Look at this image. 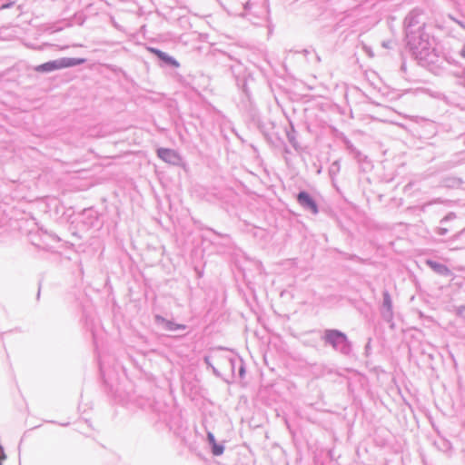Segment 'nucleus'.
I'll list each match as a JSON object with an SVG mask.
<instances>
[{
  "mask_svg": "<svg viewBox=\"0 0 465 465\" xmlns=\"http://www.w3.org/2000/svg\"><path fill=\"white\" fill-rule=\"evenodd\" d=\"M229 67L235 77L236 85L242 91L246 97L250 99V92L247 87V74L244 66L240 61L233 60V64H229Z\"/></svg>",
  "mask_w": 465,
  "mask_h": 465,
  "instance_id": "0eeeda50",
  "label": "nucleus"
},
{
  "mask_svg": "<svg viewBox=\"0 0 465 465\" xmlns=\"http://www.w3.org/2000/svg\"><path fill=\"white\" fill-rule=\"evenodd\" d=\"M406 42L420 64L433 71L434 64L440 61L439 48L436 46L435 39L425 30H417L416 33H411L406 36Z\"/></svg>",
  "mask_w": 465,
  "mask_h": 465,
  "instance_id": "f257e3e1",
  "label": "nucleus"
},
{
  "mask_svg": "<svg viewBox=\"0 0 465 465\" xmlns=\"http://www.w3.org/2000/svg\"><path fill=\"white\" fill-rule=\"evenodd\" d=\"M39 296H40V290L38 291L37 298H39Z\"/></svg>",
  "mask_w": 465,
  "mask_h": 465,
  "instance_id": "f704fd0d",
  "label": "nucleus"
},
{
  "mask_svg": "<svg viewBox=\"0 0 465 465\" xmlns=\"http://www.w3.org/2000/svg\"><path fill=\"white\" fill-rule=\"evenodd\" d=\"M154 321L157 324H161L166 331H185L187 326L185 324L176 323L173 321H170L165 319L161 315H155Z\"/></svg>",
  "mask_w": 465,
  "mask_h": 465,
  "instance_id": "4468645a",
  "label": "nucleus"
},
{
  "mask_svg": "<svg viewBox=\"0 0 465 465\" xmlns=\"http://www.w3.org/2000/svg\"><path fill=\"white\" fill-rule=\"evenodd\" d=\"M286 136L290 144L293 147V149L297 152L302 150V147L297 140V132L294 129V126L292 124L290 130L286 131Z\"/></svg>",
  "mask_w": 465,
  "mask_h": 465,
  "instance_id": "a211bd4d",
  "label": "nucleus"
},
{
  "mask_svg": "<svg viewBox=\"0 0 465 465\" xmlns=\"http://www.w3.org/2000/svg\"><path fill=\"white\" fill-rule=\"evenodd\" d=\"M322 341L342 356H350L352 352V343L347 334L338 329H325Z\"/></svg>",
  "mask_w": 465,
  "mask_h": 465,
  "instance_id": "7ed1b4c3",
  "label": "nucleus"
},
{
  "mask_svg": "<svg viewBox=\"0 0 465 465\" xmlns=\"http://www.w3.org/2000/svg\"><path fill=\"white\" fill-rule=\"evenodd\" d=\"M351 259H357V260H359L360 258H359V257H357L356 255H353Z\"/></svg>",
  "mask_w": 465,
  "mask_h": 465,
  "instance_id": "473e14b6",
  "label": "nucleus"
},
{
  "mask_svg": "<svg viewBox=\"0 0 465 465\" xmlns=\"http://www.w3.org/2000/svg\"><path fill=\"white\" fill-rule=\"evenodd\" d=\"M15 4V0H8L6 3L0 5V10L11 8Z\"/></svg>",
  "mask_w": 465,
  "mask_h": 465,
  "instance_id": "393cba45",
  "label": "nucleus"
},
{
  "mask_svg": "<svg viewBox=\"0 0 465 465\" xmlns=\"http://www.w3.org/2000/svg\"><path fill=\"white\" fill-rule=\"evenodd\" d=\"M30 237L34 245L42 248H47L51 246L52 243L60 242V238L55 233L47 231H41L39 240L35 239L36 234H31Z\"/></svg>",
  "mask_w": 465,
  "mask_h": 465,
  "instance_id": "9b49d317",
  "label": "nucleus"
},
{
  "mask_svg": "<svg viewBox=\"0 0 465 465\" xmlns=\"http://www.w3.org/2000/svg\"><path fill=\"white\" fill-rule=\"evenodd\" d=\"M212 358L213 356H210V355H205L203 357V361L204 363L206 364L207 368H212V366H214L212 362ZM213 358L215 359L214 355H213Z\"/></svg>",
  "mask_w": 465,
  "mask_h": 465,
  "instance_id": "b1692460",
  "label": "nucleus"
},
{
  "mask_svg": "<svg viewBox=\"0 0 465 465\" xmlns=\"http://www.w3.org/2000/svg\"><path fill=\"white\" fill-rule=\"evenodd\" d=\"M6 459V455L4 451V448L0 445V465H2L3 461Z\"/></svg>",
  "mask_w": 465,
  "mask_h": 465,
  "instance_id": "c85d7f7f",
  "label": "nucleus"
},
{
  "mask_svg": "<svg viewBox=\"0 0 465 465\" xmlns=\"http://www.w3.org/2000/svg\"><path fill=\"white\" fill-rule=\"evenodd\" d=\"M340 170H341L340 161L336 160L331 164V166L329 168V173H330L331 177H334L335 175H337L338 173L340 172Z\"/></svg>",
  "mask_w": 465,
  "mask_h": 465,
  "instance_id": "412c9836",
  "label": "nucleus"
},
{
  "mask_svg": "<svg viewBox=\"0 0 465 465\" xmlns=\"http://www.w3.org/2000/svg\"><path fill=\"white\" fill-rule=\"evenodd\" d=\"M216 363L221 368L228 369L231 372L232 380L223 378V381L228 384L232 383L234 379H243L246 373L245 364L243 360L232 353H215Z\"/></svg>",
  "mask_w": 465,
  "mask_h": 465,
  "instance_id": "20e7f679",
  "label": "nucleus"
},
{
  "mask_svg": "<svg viewBox=\"0 0 465 465\" xmlns=\"http://www.w3.org/2000/svg\"><path fill=\"white\" fill-rule=\"evenodd\" d=\"M83 215L90 220L88 223L90 225H94V221H97V213L93 209L84 210Z\"/></svg>",
  "mask_w": 465,
  "mask_h": 465,
  "instance_id": "aec40b11",
  "label": "nucleus"
},
{
  "mask_svg": "<svg viewBox=\"0 0 465 465\" xmlns=\"http://www.w3.org/2000/svg\"><path fill=\"white\" fill-rule=\"evenodd\" d=\"M149 51L157 57L161 66L169 68H178L180 66L179 62L167 53L154 47H150Z\"/></svg>",
  "mask_w": 465,
  "mask_h": 465,
  "instance_id": "f8f14e48",
  "label": "nucleus"
},
{
  "mask_svg": "<svg viewBox=\"0 0 465 465\" xmlns=\"http://www.w3.org/2000/svg\"><path fill=\"white\" fill-rule=\"evenodd\" d=\"M464 163L465 157H463L462 154H457L451 160L445 162L443 165L444 169H451Z\"/></svg>",
  "mask_w": 465,
  "mask_h": 465,
  "instance_id": "6ab92c4d",
  "label": "nucleus"
},
{
  "mask_svg": "<svg viewBox=\"0 0 465 465\" xmlns=\"http://www.w3.org/2000/svg\"><path fill=\"white\" fill-rule=\"evenodd\" d=\"M463 181L461 178L455 176H446L441 179L440 184L448 189H457L461 186Z\"/></svg>",
  "mask_w": 465,
  "mask_h": 465,
  "instance_id": "f3484780",
  "label": "nucleus"
},
{
  "mask_svg": "<svg viewBox=\"0 0 465 465\" xmlns=\"http://www.w3.org/2000/svg\"><path fill=\"white\" fill-rule=\"evenodd\" d=\"M84 58L63 57L48 61L35 67L37 73H50L63 68L74 67L85 63Z\"/></svg>",
  "mask_w": 465,
  "mask_h": 465,
  "instance_id": "39448f33",
  "label": "nucleus"
},
{
  "mask_svg": "<svg viewBox=\"0 0 465 465\" xmlns=\"http://www.w3.org/2000/svg\"><path fill=\"white\" fill-rule=\"evenodd\" d=\"M206 440L211 448L212 454L213 456H221L224 451V446L222 443H218L213 432L207 431Z\"/></svg>",
  "mask_w": 465,
  "mask_h": 465,
  "instance_id": "dca6fc26",
  "label": "nucleus"
},
{
  "mask_svg": "<svg viewBox=\"0 0 465 465\" xmlns=\"http://www.w3.org/2000/svg\"><path fill=\"white\" fill-rule=\"evenodd\" d=\"M456 218V214L454 213H449L447 215H445L441 220H440V224H444L445 223L449 222V221H451L453 219Z\"/></svg>",
  "mask_w": 465,
  "mask_h": 465,
  "instance_id": "5701e85b",
  "label": "nucleus"
},
{
  "mask_svg": "<svg viewBox=\"0 0 465 465\" xmlns=\"http://www.w3.org/2000/svg\"><path fill=\"white\" fill-rule=\"evenodd\" d=\"M284 152H285L286 153H290V150H289L287 147H285V148H284Z\"/></svg>",
  "mask_w": 465,
  "mask_h": 465,
  "instance_id": "2f4dec72",
  "label": "nucleus"
},
{
  "mask_svg": "<svg viewBox=\"0 0 465 465\" xmlns=\"http://www.w3.org/2000/svg\"><path fill=\"white\" fill-rule=\"evenodd\" d=\"M296 201L303 210L309 211L312 214L319 213L317 202L307 191H300L296 195Z\"/></svg>",
  "mask_w": 465,
  "mask_h": 465,
  "instance_id": "9d476101",
  "label": "nucleus"
},
{
  "mask_svg": "<svg viewBox=\"0 0 465 465\" xmlns=\"http://www.w3.org/2000/svg\"><path fill=\"white\" fill-rule=\"evenodd\" d=\"M211 370L213 371V373L216 377H219V378H221V377H222V374H221L220 371H219L215 366H212Z\"/></svg>",
  "mask_w": 465,
  "mask_h": 465,
  "instance_id": "7c9ffc66",
  "label": "nucleus"
},
{
  "mask_svg": "<svg viewBox=\"0 0 465 465\" xmlns=\"http://www.w3.org/2000/svg\"><path fill=\"white\" fill-rule=\"evenodd\" d=\"M269 13L267 0H248L243 5V12L239 15L247 17L252 15L254 17H262Z\"/></svg>",
  "mask_w": 465,
  "mask_h": 465,
  "instance_id": "423d86ee",
  "label": "nucleus"
},
{
  "mask_svg": "<svg viewBox=\"0 0 465 465\" xmlns=\"http://www.w3.org/2000/svg\"><path fill=\"white\" fill-rule=\"evenodd\" d=\"M380 313L382 320L387 323H390L391 327H393L394 312L392 300L389 291L387 290L382 292V303L380 307Z\"/></svg>",
  "mask_w": 465,
  "mask_h": 465,
  "instance_id": "1a4fd4ad",
  "label": "nucleus"
},
{
  "mask_svg": "<svg viewBox=\"0 0 465 465\" xmlns=\"http://www.w3.org/2000/svg\"><path fill=\"white\" fill-rule=\"evenodd\" d=\"M464 311H465V305L460 306V307L457 309V314H458L459 316H465V314H464Z\"/></svg>",
  "mask_w": 465,
  "mask_h": 465,
  "instance_id": "c756f323",
  "label": "nucleus"
},
{
  "mask_svg": "<svg viewBox=\"0 0 465 465\" xmlns=\"http://www.w3.org/2000/svg\"><path fill=\"white\" fill-rule=\"evenodd\" d=\"M421 13L418 9L411 10L404 19L405 35L416 33L417 30H424V23L420 21Z\"/></svg>",
  "mask_w": 465,
  "mask_h": 465,
  "instance_id": "6e6552de",
  "label": "nucleus"
},
{
  "mask_svg": "<svg viewBox=\"0 0 465 465\" xmlns=\"http://www.w3.org/2000/svg\"><path fill=\"white\" fill-rule=\"evenodd\" d=\"M450 18L451 20H453L455 23H457L459 25H460L462 28L465 29V18L462 20H457L454 17H452L451 15H450Z\"/></svg>",
  "mask_w": 465,
  "mask_h": 465,
  "instance_id": "cd10ccee",
  "label": "nucleus"
},
{
  "mask_svg": "<svg viewBox=\"0 0 465 465\" xmlns=\"http://www.w3.org/2000/svg\"><path fill=\"white\" fill-rule=\"evenodd\" d=\"M465 238V228L457 232L451 238L452 241H457L458 239Z\"/></svg>",
  "mask_w": 465,
  "mask_h": 465,
  "instance_id": "a878e982",
  "label": "nucleus"
},
{
  "mask_svg": "<svg viewBox=\"0 0 465 465\" xmlns=\"http://www.w3.org/2000/svg\"><path fill=\"white\" fill-rule=\"evenodd\" d=\"M426 264L437 274L440 276L450 277L452 275L450 269L444 263L439 262L434 260H427Z\"/></svg>",
  "mask_w": 465,
  "mask_h": 465,
  "instance_id": "2eb2a0df",
  "label": "nucleus"
},
{
  "mask_svg": "<svg viewBox=\"0 0 465 465\" xmlns=\"http://www.w3.org/2000/svg\"><path fill=\"white\" fill-rule=\"evenodd\" d=\"M352 147V144L350 143V142H348V148H351Z\"/></svg>",
  "mask_w": 465,
  "mask_h": 465,
  "instance_id": "72a5a7b5",
  "label": "nucleus"
},
{
  "mask_svg": "<svg viewBox=\"0 0 465 465\" xmlns=\"http://www.w3.org/2000/svg\"><path fill=\"white\" fill-rule=\"evenodd\" d=\"M99 371H100V373H101V376L103 377L104 379V381L105 384H107L110 388V391L113 392V393H116L117 392V390H115V391H114V388H113V385H109L108 382H107V380L105 378V373H104V367H103V364L100 362L99 363Z\"/></svg>",
  "mask_w": 465,
  "mask_h": 465,
  "instance_id": "4be33fe9",
  "label": "nucleus"
},
{
  "mask_svg": "<svg viewBox=\"0 0 465 465\" xmlns=\"http://www.w3.org/2000/svg\"><path fill=\"white\" fill-rule=\"evenodd\" d=\"M439 62L434 64L433 72L444 68V63L465 70V44L459 41L448 43L442 50L439 49Z\"/></svg>",
  "mask_w": 465,
  "mask_h": 465,
  "instance_id": "f03ea898",
  "label": "nucleus"
},
{
  "mask_svg": "<svg viewBox=\"0 0 465 465\" xmlns=\"http://www.w3.org/2000/svg\"><path fill=\"white\" fill-rule=\"evenodd\" d=\"M449 230L447 228H444V227H438L436 228L435 230V232L439 235H446L448 233Z\"/></svg>",
  "mask_w": 465,
  "mask_h": 465,
  "instance_id": "bb28decb",
  "label": "nucleus"
},
{
  "mask_svg": "<svg viewBox=\"0 0 465 465\" xmlns=\"http://www.w3.org/2000/svg\"><path fill=\"white\" fill-rule=\"evenodd\" d=\"M156 153L157 156L167 163L179 165L182 162V157L175 150L161 147L157 149Z\"/></svg>",
  "mask_w": 465,
  "mask_h": 465,
  "instance_id": "ddd939ff",
  "label": "nucleus"
}]
</instances>
